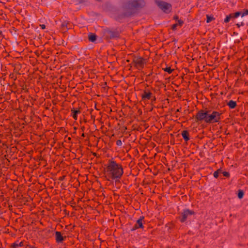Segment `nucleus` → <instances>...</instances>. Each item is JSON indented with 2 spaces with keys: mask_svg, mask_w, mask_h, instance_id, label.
Returning a JSON list of instances; mask_svg holds the SVG:
<instances>
[{
  "mask_svg": "<svg viewBox=\"0 0 248 248\" xmlns=\"http://www.w3.org/2000/svg\"><path fill=\"white\" fill-rule=\"evenodd\" d=\"M108 176L113 180L120 179L124 174V169L121 164L113 159L108 160L106 167Z\"/></svg>",
  "mask_w": 248,
  "mask_h": 248,
  "instance_id": "f257e3e1",
  "label": "nucleus"
},
{
  "mask_svg": "<svg viewBox=\"0 0 248 248\" xmlns=\"http://www.w3.org/2000/svg\"><path fill=\"white\" fill-rule=\"evenodd\" d=\"M221 113L216 111H213L210 114H208L207 123H219L221 119Z\"/></svg>",
  "mask_w": 248,
  "mask_h": 248,
  "instance_id": "f03ea898",
  "label": "nucleus"
},
{
  "mask_svg": "<svg viewBox=\"0 0 248 248\" xmlns=\"http://www.w3.org/2000/svg\"><path fill=\"white\" fill-rule=\"evenodd\" d=\"M209 111H205L201 109L199 111L195 116L196 122L204 121L207 123Z\"/></svg>",
  "mask_w": 248,
  "mask_h": 248,
  "instance_id": "7ed1b4c3",
  "label": "nucleus"
},
{
  "mask_svg": "<svg viewBox=\"0 0 248 248\" xmlns=\"http://www.w3.org/2000/svg\"><path fill=\"white\" fill-rule=\"evenodd\" d=\"M132 63L138 69H142L146 63L145 60L140 57H134L133 59Z\"/></svg>",
  "mask_w": 248,
  "mask_h": 248,
  "instance_id": "20e7f679",
  "label": "nucleus"
},
{
  "mask_svg": "<svg viewBox=\"0 0 248 248\" xmlns=\"http://www.w3.org/2000/svg\"><path fill=\"white\" fill-rule=\"evenodd\" d=\"M157 6L164 12L169 13L171 10L170 4L163 1H156Z\"/></svg>",
  "mask_w": 248,
  "mask_h": 248,
  "instance_id": "39448f33",
  "label": "nucleus"
},
{
  "mask_svg": "<svg viewBox=\"0 0 248 248\" xmlns=\"http://www.w3.org/2000/svg\"><path fill=\"white\" fill-rule=\"evenodd\" d=\"M194 214V212L192 210H190L188 209L185 210L181 213V216L179 217L180 220L181 222H184L186 220L189 216L192 215Z\"/></svg>",
  "mask_w": 248,
  "mask_h": 248,
  "instance_id": "423d86ee",
  "label": "nucleus"
},
{
  "mask_svg": "<svg viewBox=\"0 0 248 248\" xmlns=\"http://www.w3.org/2000/svg\"><path fill=\"white\" fill-rule=\"evenodd\" d=\"M144 5V2L142 0H134L128 3L129 8H138Z\"/></svg>",
  "mask_w": 248,
  "mask_h": 248,
  "instance_id": "0eeeda50",
  "label": "nucleus"
},
{
  "mask_svg": "<svg viewBox=\"0 0 248 248\" xmlns=\"http://www.w3.org/2000/svg\"><path fill=\"white\" fill-rule=\"evenodd\" d=\"M141 97L142 100H149L153 97V94L148 90H145L141 94Z\"/></svg>",
  "mask_w": 248,
  "mask_h": 248,
  "instance_id": "6e6552de",
  "label": "nucleus"
},
{
  "mask_svg": "<svg viewBox=\"0 0 248 248\" xmlns=\"http://www.w3.org/2000/svg\"><path fill=\"white\" fill-rule=\"evenodd\" d=\"M72 28L70 23L67 21H63L61 25V31L62 32H66L68 29Z\"/></svg>",
  "mask_w": 248,
  "mask_h": 248,
  "instance_id": "1a4fd4ad",
  "label": "nucleus"
},
{
  "mask_svg": "<svg viewBox=\"0 0 248 248\" xmlns=\"http://www.w3.org/2000/svg\"><path fill=\"white\" fill-rule=\"evenodd\" d=\"M66 238V236H63L62 233H56V240L58 243H62Z\"/></svg>",
  "mask_w": 248,
  "mask_h": 248,
  "instance_id": "9d476101",
  "label": "nucleus"
},
{
  "mask_svg": "<svg viewBox=\"0 0 248 248\" xmlns=\"http://www.w3.org/2000/svg\"><path fill=\"white\" fill-rule=\"evenodd\" d=\"M24 246V245L23 241H21V242H19L17 241L11 245V248H17L18 247H23Z\"/></svg>",
  "mask_w": 248,
  "mask_h": 248,
  "instance_id": "9b49d317",
  "label": "nucleus"
},
{
  "mask_svg": "<svg viewBox=\"0 0 248 248\" xmlns=\"http://www.w3.org/2000/svg\"><path fill=\"white\" fill-rule=\"evenodd\" d=\"M143 217H140V219H139L135 225V228H142L143 227V224H142V221H143Z\"/></svg>",
  "mask_w": 248,
  "mask_h": 248,
  "instance_id": "f8f14e48",
  "label": "nucleus"
},
{
  "mask_svg": "<svg viewBox=\"0 0 248 248\" xmlns=\"http://www.w3.org/2000/svg\"><path fill=\"white\" fill-rule=\"evenodd\" d=\"M182 136L186 141H188L189 140V133L188 131L185 130L182 133Z\"/></svg>",
  "mask_w": 248,
  "mask_h": 248,
  "instance_id": "ddd939ff",
  "label": "nucleus"
},
{
  "mask_svg": "<svg viewBox=\"0 0 248 248\" xmlns=\"http://www.w3.org/2000/svg\"><path fill=\"white\" fill-rule=\"evenodd\" d=\"M72 112V117L74 120H77L78 119V114L80 113V111L78 110H71Z\"/></svg>",
  "mask_w": 248,
  "mask_h": 248,
  "instance_id": "4468645a",
  "label": "nucleus"
},
{
  "mask_svg": "<svg viewBox=\"0 0 248 248\" xmlns=\"http://www.w3.org/2000/svg\"><path fill=\"white\" fill-rule=\"evenodd\" d=\"M227 105L231 108H234L236 106V103L235 101H234L233 100H230L229 102L227 103Z\"/></svg>",
  "mask_w": 248,
  "mask_h": 248,
  "instance_id": "2eb2a0df",
  "label": "nucleus"
},
{
  "mask_svg": "<svg viewBox=\"0 0 248 248\" xmlns=\"http://www.w3.org/2000/svg\"><path fill=\"white\" fill-rule=\"evenodd\" d=\"M89 40L91 42H93L96 39V36L94 34L90 33L88 36Z\"/></svg>",
  "mask_w": 248,
  "mask_h": 248,
  "instance_id": "dca6fc26",
  "label": "nucleus"
},
{
  "mask_svg": "<svg viewBox=\"0 0 248 248\" xmlns=\"http://www.w3.org/2000/svg\"><path fill=\"white\" fill-rule=\"evenodd\" d=\"M221 173V170L220 169H218L214 173V176L217 178L218 177V174Z\"/></svg>",
  "mask_w": 248,
  "mask_h": 248,
  "instance_id": "f3484780",
  "label": "nucleus"
},
{
  "mask_svg": "<svg viewBox=\"0 0 248 248\" xmlns=\"http://www.w3.org/2000/svg\"><path fill=\"white\" fill-rule=\"evenodd\" d=\"M231 15H232V17L237 18L239 16H241L242 14H241V12H236L234 14H231Z\"/></svg>",
  "mask_w": 248,
  "mask_h": 248,
  "instance_id": "a211bd4d",
  "label": "nucleus"
},
{
  "mask_svg": "<svg viewBox=\"0 0 248 248\" xmlns=\"http://www.w3.org/2000/svg\"><path fill=\"white\" fill-rule=\"evenodd\" d=\"M231 18H232V15L230 14L229 16H227L225 18V19H224V22L225 23H228L229 22L230 19Z\"/></svg>",
  "mask_w": 248,
  "mask_h": 248,
  "instance_id": "6ab92c4d",
  "label": "nucleus"
},
{
  "mask_svg": "<svg viewBox=\"0 0 248 248\" xmlns=\"http://www.w3.org/2000/svg\"><path fill=\"white\" fill-rule=\"evenodd\" d=\"M206 17H207V20H206L207 23H209L211 21H212L214 19V18L213 16H211L208 15H206Z\"/></svg>",
  "mask_w": 248,
  "mask_h": 248,
  "instance_id": "aec40b11",
  "label": "nucleus"
},
{
  "mask_svg": "<svg viewBox=\"0 0 248 248\" xmlns=\"http://www.w3.org/2000/svg\"><path fill=\"white\" fill-rule=\"evenodd\" d=\"M243 196H244L243 191L241 190H239L238 193V197L239 199H242L243 197Z\"/></svg>",
  "mask_w": 248,
  "mask_h": 248,
  "instance_id": "412c9836",
  "label": "nucleus"
},
{
  "mask_svg": "<svg viewBox=\"0 0 248 248\" xmlns=\"http://www.w3.org/2000/svg\"><path fill=\"white\" fill-rule=\"evenodd\" d=\"M164 71L170 74L172 72L173 70L171 69L170 67H167L166 68H165Z\"/></svg>",
  "mask_w": 248,
  "mask_h": 248,
  "instance_id": "4be33fe9",
  "label": "nucleus"
},
{
  "mask_svg": "<svg viewBox=\"0 0 248 248\" xmlns=\"http://www.w3.org/2000/svg\"><path fill=\"white\" fill-rule=\"evenodd\" d=\"M241 14H242V15H241L242 17H243L246 15H248V9L245 10L244 12L241 13Z\"/></svg>",
  "mask_w": 248,
  "mask_h": 248,
  "instance_id": "5701e85b",
  "label": "nucleus"
},
{
  "mask_svg": "<svg viewBox=\"0 0 248 248\" xmlns=\"http://www.w3.org/2000/svg\"><path fill=\"white\" fill-rule=\"evenodd\" d=\"M221 173L223 174V176L225 177H228L230 176V174L228 172H227V171L222 172L221 171Z\"/></svg>",
  "mask_w": 248,
  "mask_h": 248,
  "instance_id": "b1692460",
  "label": "nucleus"
},
{
  "mask_svg": "<svg viewBox=\"0 0 248 248\" xmlns=\"http://www.w3.org/2000/svg\"><path fill=\"white\" fill-rule=\"evenodd\" d=\"M116 144L118 146H121L122 145V142L121 140H119L116 141Z\"/></svg>",
  "mask_w": 248,
  "mask_h": 248,
  "instance_id": "393cba45",
  "label": "nucleus"
},
{
  "mask_svg": "<svg viewBox=\"0 0 248 248\" xmlns=\"http://www.w3.org/2000/svg\"><path fill=\"white\" fill-rule=\"evenodd\" d=\"M177 25H178V24H173V25H172V28H172V29L173 30H175V29H176V27H177Z\"/></svg>",
  "mask_w": 248,
  "mask_h": 248,
  "instance_id": "a878e982",
  "label": "nucleus"
},
{
  "mask_svg": "<svg viewBox=\"0 0 248 248\" xmlns=\"http://www.w3.org/2000/svg\"><path fill=\"white\" fill-rule=\"evenodd\" d=\"M183 24V21L181 20H178V24L180 26H181Z\"/></svg>",
  "mask_w": 248,
  "mask_h": 248,
  "instance_id": "bb28decb",
  "label": "nucleus"
},
{
  "mask_svg": "<svg viewBox=\"0 0 248 248\" xmlns=\"http://www.w3.org/2000/svg\"><path fill=\"white\" fill-rule=\"evenodd\" d=\"M40 26L41 27V29L43 30H44L46 28V26L44 24L40 25Z\"/></svg>",
  "mask_w": 248,
  "mask_h": 248,
  "instance_id": "cd10ccee",
  "label": "nucleus"
},
{
  "mask_svg": "<svg viewBox=\"0 0 248 248\" xmlns=\"http://www.w3.org/2000/svg\"><path fill=\"white\" fill-rule=\"evenodd\" d=\"M26 248H37L33 247V246H30V245H27L26 247Z\"/></svg>",
  "mask_w": 248,
  "mask_h": 248,
  "instance_id": "c85d7f7f",
  "label": "nucleus"
},
{
  "mask_svg": "<svg viewBox=\"0 0 248 248\" xmlns=\"http://www.w3.org/2000/svg\"><path fill=\"white\" fill-rule=\"evenodd\" d=\"M153 101H155L156 98L155 97V96H153Z\"/></svg>",
  "mask_w": 248,
  "mask_h": 248,
  "instance_id": "c756f323",
  "label": "nucleus"
},
{
  "mask_svg": "<svg viewBox=\"0 0 248 248\" xmlns=\"http://www.w3.org/2000/svg\"><path fill=\"white\" fill-rule=\"evenodd\" d=\"M81 136L84 137L85 136L84 133H82Z\"/></svg>",
  "mask_w": 248,
  "mask_h": 248,
  "instance_id": "7c9ffc66",
  "label": "nucleus"
},
{
  "mask_svg": "<svg viewBox=\"0 0 248 248\" xmlns=\"http://www.w3.org/2000/svg\"><path fill=\"white\" fill-rule=\"evenodd\" d=\"M96 155H97V154H96V153H93V155L94 156H96Z\"/></svg>",
  "mask_w": 248,
  "mask_h": 248,
  "instance_id": "2f4dec72",
  "label": "nucleus"
},
{
  "mask_svg": "<svg viewBox=\"0 0 248 248\" xmlns=\"http://www.w3.org/2000/svg\"><path fill=\"white\" fill-rule=\"evenodd\" d=\"M174 18L176 19H178V17L177 16L174 17Z\"/></svg>",
  "mask_w": 248,
  "mask_h": 248,
  "instance_id": "473e14b6",
  "label": "nucleus"
},
{
  "mask_svg": "<svg viewBox=\"0 0 248 248\" xmlns=\"http://www.w3.org/2000/svg\"><path fill=\"white\" fill-rule=\"evenodd\" d=\"M1 34V31H0V34Z\"/></svg>",
  "mask_w": 248,
  "mask_h": 248,
  "instance_id": "72a5a7b5",
  "label": "nucleus"
}]
</instances>
